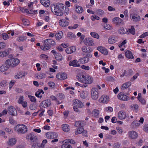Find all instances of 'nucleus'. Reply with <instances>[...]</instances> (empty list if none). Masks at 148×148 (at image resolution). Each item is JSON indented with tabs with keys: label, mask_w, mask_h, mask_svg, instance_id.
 <instances>
[{
	"label": "nucleus",
	"mask_w": 148,
	"mask_h": 148,
	"mask_svg": "<svg viewBox=\"0 0 148 148\" xmlns=\"http://www.w3.org/2000/svg\"><path fill=\"white\" fill-rule=\"evenodd\" d=\"M64 8V5L61 3H54L51 6V11L55 15L59 16H61L63 15V10Z\"/></svg>",
	"instance_id": "f257e3e1"
},
{
	"label": "nucleus",
	"mask_w": 148,
	"mask_h": 148,
	"mask_svg": "<svg viewBox=\"0 0 148 148\" xmlns=\"http://www.w3.org/2000/svg\"><path fill=\"white\" fill-rule=\"evenodd\" d=\"M27 138L31 141L32 148H40V143L37 141V138L36 136L30 134L27 136Z\"/></svg>",
	"instance_id": "f03ea898"
},
{
	"label": "nucleus",
	"mask_w": 148,
	"mask_h": 148,
	"mask_svg": "<svg viewBox=\"0 0 148 148\" xmlns=\"http://www.w3.org/2000/svg\"><path fill=\"white\" fill-rule=\"evenodd\" d=\"M20 62V60L17 58L14 57L7 60L5 64L9 67H14L17 66Z\"/></svg>",
	"instance_id": "7ed1b4c3"
},
{
	"label": "nucleus",
	"mask_w": 148,
	"mask_h": 148,
	"mask_svg": "<svg viewBox=\"0 0 148 148\" xmlns=\"http://www.w3.org/2000/svg\"><path fill=\"white\" fill-rule=\"evenodd\" d=\"M82 77L83 79L81 81L82 83L89 84H92L93 82V77L89 75H82Z\"/></svg>",
	"instance_id": "20e7f679"
},
{
	"label": "nucleus",
	"mask_w": 148,
	"mask_h": 148,
	"mask_svg": "<svg viewBox=\"0 0 148 148\" xmlns=\"http://www.w3.org/2000/svg\"><path fill=\"white\" fill-rule=\"evenodd\" d=\"M73 101L74 110L75 112H79V110L77 108H82L83 106L82 103L81 101L77 99L73 100Z\"/></svg>",
	"instance_id": "39448f33"
},
{
	"label": "nucleus",
	"mask_w": 148,
	"mask_h": 148,
	"mask_svg": "<svg viewBox=\"0 0 148 148\" xmlns=\"http://www.w3.org/2000/svg\"><path fill=\"white\" fill-rule=\"evenodd\" d=\"M16 131L20 133H24L27 131V126L23 124H19L15 127Z\"/></svg>",
	"instance_id": "423d86ee"
},
{
	"label": "nucleus",
	"mask_w": 148,
	"mask_h": 148,
	"mask_svg": "<svg viewBox=\"0 0 148 148\" xmlns=\"http://www.w3.org/2000/svg\"><path fill=\"white\" fill-rule=\"evenodd\" d=\"M91 97L93 100H97L99 96L98 89L95 88H92L91 91Z\"/></svg>",
	"instance_id": "0eeeda50"
},
{
	"label": "nucleus",
	"mask_w": 148,
	"mask_h": 148,
	"mask_svg": "<svg viewBox=\"0 0 148 148\" xmlns=\"http://www.w3.org/2000/svg\"><path fill=\"white\" fill-rule=\"evenodd\" d=\"M110 99V98L108 95H103L99 98V102L101 103L107 104L109 102Z\"/></svg>",
	"instance_id": "6e6552de"
},
{
	"label": "nucleus",
	"mask_w": 148,
	"mask_h": 148,
	"mask_svg": "<svg viewBox=\"0 0 148 148\" xmlns=\"http://www.w3.org/2000/svg\"><path fill=\"white\" fill-rule=\"evenodd\" d=\"M118 99L121 101H126L130 99V97L128 95H127L123 92L119 93L117 95Z\"/></svg>",
	"instance_id": "1a4fd4ad"
},
{
	"label": "nucleus",
	"mask_w": 148,
	"mask_h": 148,
	"mask_svg": "<svg viewBox=\"0 0 148 148\" xmlns=\"http://www.w3.org/2000/svg\"><path fill=\"white\" fill-rule=\"evenodd\" d=\"M45 135L46 137L49 139H53L58 137V135L57 133L51 132H47Z\"/></svg>",
	"instance_id": "9d476101"
},
{
	"label": "nucleus",
	"mask_w": 148,
	"mask_h": 148,
	"mask_svg": "<svg viewBox=\"0 0 148 148\" xmlns=\"http://www.w3.org/2000/svg\"><path fill=\"white\" fill-rule=\"evenodd\" d=\"M69 18L66 17L65 19H61L59 21V25L62 27H65L69 24Z\"/></svg>",
	"instance_id": "9b49d317"
},
{
	"label": "nucleus",
	"mask_w": 148,
	"mask_h": 148,
	"mask_svg": "<svg viewBox=\"0 0 148 148\" xmlns=\"http://www.w3.org/2000/svg\"><path fill=\"white\" fill-rule=\"evenodd\" d=\"M51 104V101L49 100H46L42 101L40 103V108H45L49 106Z\"/></svg>",
	"instance_id": "f8f14e48"
},
{
	"label": "nucleus",
	"mask_w": 148,
	"mask_h": 148,
	"mask_svg": "<svg viewBox=\"0 0 148 148\" xmlns=\"http://www.w3.org/2000/svg\"><path fill=\"white\" fill-rule=\"evenodd\" d=\"M127 114L125 111L123 110L120 111L118 114V118L120 120H123L127 117Z\"/></svg>",
	"instance_id": "ddd939ff"
},
{
	"label": "nucleus",
	"mask_w": 148,
	"mask_h": 148,
	"mask_svg": "<svg viewBox=\"0 0 148 148\" xmlns=\"http://www.w3.org/2000/svg\"><path fill=\"white\" fill-rule=\"evenodd\" d=\"M83 42L86 45L92 46L94 45L93 40L90 37L85 38Z\"/></svg>",
	"instance_id": "4468645a"
},
{
	"label": "nucleus",
	"mask_w": 148,
	"mask_h": 148,
	"mask_svg": "<svg viewBox=\"0 0 148 148\" xmlns=\"http://www.w3.org/2000/svg\"><path fill=\"white\" fill-rule=\"evenodd\" d=\"M118 37L116 36L113 35L110 36L108 39V42L110 44H113L117 41Z\"/></svg>",
	"instance_id": "2eb2a0df"
},
{
	"label": "nucleus",
	"mask_w": 148,
	"mask_h": 148,
	"mask_svg": "<svg viewBox=\"0 0 148 148\" xmlns=\"http://www.w3.org/2000/svg\"><path fill=\"white\" fill-rule=\"evenodd\" d=\"M67 75L65 73H59L56 75V78L58 79L62 80L66 79L67 78Z\"/></svg>",
	"instance_id": "dca6fc26"
},
{
	"label": "nucleus",
	"mask_w": 148,
	"mask_h": 148,
	"mask_svg": "<svg viewBox=\"0 0 148 148\" xmlns=\"http://www.w3.org/2000/svg\"><path fill=\"white\" fill-rule=\"evenodd\" d=\"M128 134L129 138L131 139H134L138 137V133L134 131H130L128 132Z\"/></svg>",
	"instance_id": "f3484780"
},
{
	"label": "nucleus",
	"mask_w": 148,
	"mask_h": 148,
	"mask_svg": "<svg viewBox=\"0 0 148 148\" xmlns=\"http://www.w3.org/2000/svg\"><path fill=\"white\" fill-rule=\"evenodd\" d=\"M97 49L105 55H107L108 54L107 50L104 47L99 46L97 47Z\"/></svg>",
	"instance_id": "a211bd4d"
},
{
	"label": "nucleus",
	"mask_w": 148,
	"mask_h": 148,
	"mask_svg": "<svg viewBox=\"0 0 148 148\" xmlns=\"http://www.w3.org/2000/svg\"><path fill=\"white\" fill-rule=\"evenodd\" d=\"M8 113L10 114L13 116L16 115L17 114V111L15 108L12 106L9 107L8 108Z\"/></svg>",
	"instance_id": "6ab92c4d"
},
{
	"label": "nucleus",
	"mask_w": 148,
	"mask_h": 148,
	"mask_svg": "<svg viewBox=\"0 0 148 148\" xmlns=\"http://www.w3.org/2000/svg\"><path fill=\"white\" fill-rule=\"evenodd\" d=\"M51 47V46H50V45L47 43L45 40L44 44L40 47L41 49L43 51L48 50L50 49Z\"/></svg>",
	"instance_id": "aec40b11"
},
{
	"label": "nucleus",
	"mask_w": 148,
	"mask_h": 148,
	"mask_svg": "<svg viewBox=\"0 0 148 148\" xmlns=\"http://www.w3.org/2000/svg\"><path fill=\"white\" fill-rule=\"evenodd\" d=\"M76 50V47L72 46L67 48L65 50V51L67 54H70L75 51Z\"/></svg>",
	"instance_id": "412c9836"
},
{
	"label": "nucleus",
	"mask_w": 148,
	"mask_h": 148,
	"mask_svg": "<svg viewBox=\"0 0 148 148\" xmlns=\"http://www.w3.org/2000/svg\"><path fill=\"white\" fill-rule=\"evenodd\" d=\"M69 65L73 67H79L80 66V65L78 63V61L76 60L70 61L69 63Z\"/></svg>",
	"instance_id": "4be33fe9"
},
{
	"label": "nucleus",
	"mask_w": 148,
	"mask_h": 148,
	"mask_svg": "<svg viewBox=\"0 0 148 148\" xmlns=\"http://www.w3.org/2000/svg\"><path fill=\"white\" fill-rule=\"evenodd\" d=\"M137 99L142 104L145 105L146 103V100L142 97V95L141 93H139L137 97Z\"/></svg>",
	"instance_id": "5701e85b"
},
{
	"label": "nucleus",
	"mask_w": 148,
	"mask_h": 148,
	"mask_svg": "<svg viewBox=\"0 0 148 148\" xmlns=\"http://www.w3.org/2000/svg\"><path fill=\"white\" fill-rule=\"evenodd\" d=\"M16 142V140L14 138L9 139L7 142L8 145L10 146L15 145Z\"/></svg>",
	"instance_id": "b1692460"
},
{
	"label": "nucleus",
	"mask_w": 148,
	"mask_h": 148,
	"mask_svg": "<svg viewBox=\"0 0 148 148\" xmlns=\"http://www.w3.org/2000/svg\"><path fill=\"white\" fill-rule=\"evenodd\" d=\"M89 61V58L84 57L79 59L78 61L81 64H84L88 63Z\"/></svg>",
	"instance_id": "393cba45"
},
{
	"label": "nucleus",
	"mask_w": 148,
	"mask_h": 148,
	"mask_svg": "<svg viewBox=\"0 0 148 148\" xmlns=\"http://www.w3.org/2000/svg\"><path fill=\"white\" fill-rule=\"evenodd\" d=\"M40 1L41 4L46 7H49L50 4L49 0H40Z\"/></svg>",
	"instance_id": "a878e982"
},
{
	"label": "nucleus",
	"mask_w": 148,
	"mask_h": 148,
	"mask_svg": "<svg viewBox=\"0 0 148 148\" xmlns=\"http://www.w3.org/2000/svg\"><path fill=\"white\" fill-rule=\"evenodd\" d=\"M113 22L116 25H118L123 22V20L119 17H115L112 20Z\"/></svg>",
	"instance_id": "bb28decb"
},
{
	"label": "nucleus",
	"mask_w": 148,
	"mask_h": 148,
	"mask_svg": "<svg viewBox=\"0 0 148 148\" xmlns=\"http://www.w3.org/2000/svg\"><path fill=\"white\" fill-rule=\"evenodd\" d=\"M26 73L25 72L22 71H20L15 76L16 78L20 79L24 77Z\"/></svg>",
	"instance_id": "cd10ccee"
},
{
	"label": "nucleus",
	"mask_w": 148,
	"mask_h": 148,
	"mask_svg": "<svg viewBox=\"0 0 148 148\" xmlns=\"http://www.w3.org/2000/svg\"><path fill=\"white\" fill-rule=\"evenodd\" d=\"M9 53V51L8 50H5L3 51H0V57L4 58L7 56Z\"/></svg>",
	"instance_id": "c85d7f7f"
},
{
	"label": "nucleus",
	"mask_w": 148,
	"mask_h": 148,
	"mask_svg": "<svg viewBox=\"0 0 148 148\" xmlns=\"http://www.w3.org/2000/svg\"><path fill=\"white\" fill-rule=\"evenodd\" d=\"M62 130L65 132H67L70 130V127L67 124H64L62 125Z\"/></svg>",
	"instance_id": "c756f323"
},
{
	"label": "nucleus",
	"mask_w": 148,
	"mask_h": 148,
	"mask_svg": "<svg viewBox=\"0 0 148 148\" xmlns=\"http://www.w3.org/2000/svg\"><path fill=\"white\" fill-rule=\"evenodd\" d=\"M126 57L128 59H132L134 57L132 53L130 51H127L125 53Z\"/></svg>",
	"instance_id": "7c9ffc66"
},
{
	"label": "nucleus",
	"mask_w": 148,
	"mask_h": 148,
	"mask_svg": "<svg viewBox=\"0 0 148 148\" xmlns=\"http://www.w3.org/2000/svg\"><path fill=\"white\" fill-rule=\"evenodd\" d=\"M131 85V83L130 82H126L123 84L121 86V89H124L127 88L130 86Z\"/></svg>",
	"instance_id": "2f4dec72"
},
{
	"label": "nucleus",
	"mask_w": 148,
	"mask_h": 148,
	"mask_svg": "<svg viewBox=\"0 0 148 148\" xmlns=\"http://www.w3.org/2000/svg\"><path fill=\"white\" fill-rule=\"evenodd\" d=\"M6 65L5 64L3 65L0 67V72H3L8 69V66Z\"/></svg>",
	"instance_id": "473e14b6"
},
{
	"label": "nucleus",
	"mask_w": 148,
	"mask_h": 148,
	"mask_svg": "<svg viewBox=\"0 0 148 148\" xmlns=\"http://www.w3.org/2000/svg\"><path fill=\"white\" fill-rule=\"evenodd\" d=\"M140 17L137 14H134L133 15L132 19L134 21L137 22L140 20Z\"/></svg>",
	"instance_id": "72a5a7b5"
},
{
	"label": "nucleus",
	"mask_w": 148,
	"mask_h": 148,
	"mask_svg": "<svg viewBox=\"0 0 148 148\" xmlns=\"http://www.w3.org/2000/svg\"><path fill=\"white\" fill-rule=\"evenodd\" d=\"M63 36V33L61 31L59 32L55 35V37L57 40H59L61 39Z\"/></svg>",
	"instance_id": "f704fd0d"
},
{
	"label": "nucleus",
	"mask_w": 148,
	"mask_h": 148,
	"mask_svg": "<svg viewBox=\"0 0 148 148\" xmlns=\"http://www.w3.org/2000/svg\"><path fill=\"white\" fill-rule=\"evenodd\" d=\"M88 95V92L86 91H83L80 94V97L82 99H85L87 97Z\"/></svg>",
	"instance_id": "c9c22d12"
},
{
	"label": "nucleus",
	"mask_w": 148,
	"mask_h": 148,
	"mask_svg": "<svg viewBox=\"0 0 148 148\" xmlns=\"http://www.w3.org/2000/svg\"><path fill=\"white\" fill-rule=\"evenodd\" d=\"M75 11L78 13H81L83 11V9L82 8L79 6H76L75 7Z\"/></svg>",
	"instance_id": "e433bc0d"
},
{
	"label": "nucleus",
	"mask_w": 148,
	"mask_h": 148,
	"mask_svg": "<svg viewBox=\"0 0 148 148\" xmlns=\"http://www.w3.org/2000/svg\"><path fill=\"white\" fill-rule=\"evenodd\" d=\"M44 93V92L42 90H39L36 93V96L38 97L41 98L42 97V95Z\"/></svg>",
	"instance_id": "4c0bfd02"
},
{
	"label": "nucleus",
	"mask_w": 148,
	"mask_h": 148,
	"mask_svg": "<svg viewBox=\"0 0 148 148\" xmlns=\"http://www.w3.org/2000/svg\"><path fill=\"white\" fill-rule=\"evenodd\" d=\"M99 114V111L97 109H94L92 112V115L95 117H98Z\"/></svg>",
	"instance_id": "58836bf2"
},
{
	"label": "nucleus",
	"mask_w": 148,
	"mask_h": 148,
	"mask_svg": "<svg viewBox=\"0 0 148 148\" xmlns=\"http://www.w3.org/2000/svg\"><path fill=\"white\" fill-rule=\"evenodd\" d=\"M118 33L121 34H125L126 32H128V31H126L125 29L123 27H120L118 30Z\"/></svg>",
	"instance_id": "ea45409f"
},
{
	"label": "nucleus",
	"mask_w": 148,
	"mask_h": 148,
	"mask_svg": "<svg viewBox=\"0 0 148 148\" xmlns=\"http://www.w3.org/2000/svg\"><path fill=\"white\" fill-rule=\"evenodd\" d=\"M46 42L48 43L50 46L51 45L52 46L55 45L56 43L55 41L52 40L50 39H48L45 40Z\"/></svg>",
	"instance_id": "a19ab883"
},
{
	"label": "nucleus",
	"mask_w": 148,
	"mask_h": 148,
	"mask_svg": "<svg viewBox=\"0 0 148 148\" xmlns=\"http://www.w3.org/2000/svg\"><path fill=\"white\" fill-rule=\"evenodd\" d=\"M63 143H65L66 144H69V143H70L72 144H75V141L72 139H66L63 141Z\"/></svg>",
	"instance_id": "79ce46f5"
},
{
	"label": "nucleus",
	"mask_w": 148,
	"mask_h": 148,
	"mask_svg": "<svg viewBox=\"0 0 148 148\" xmlns=\"http://www.w3.org/2000/svg\"><path fill=\"white\" fill-rule=\"evenodd\" d=\"M46 76V74L44 73H39L37 74L36 77L38 79H41L44 78Z\"/></svg>",
	"instance_id": "37998d69"
},
{
	"label": "nucleus",
	"mask_w": 148,
	"mask_h": 148,
	"mask_svg": "<svg viewBox=\"0 0 148 148\" xmlns=\"http://www.w3.org/2000/svg\"><path fill=\"white\" fill-rule=\"evenodd\" d=\"M140 123L138 121H134L131 124V126L133 127H135L139 126Z\"/></svg>",
	"instance_id": "c03bdc74"
},
{
	"label": "nucleus",
	"mask_w": 148,
	"mask_h": 148,
	"mask_svg": "<svg viewBox=\"0 0 148 148\" xmlns=\"http://www.w3.org/2000/svg\"><path fill=\"white\" fill-rule=\"evenodd\" d=\"M54 56L55 58L58 61H60L62 60V55L59 53H56Z\"/></svg>",
	"instance_id": "a18cd8bd"
},
{
	"label": "nucleus",
	"mask_w": 148,
	"mask_h": 148,
	"mask_svg": "<svg viewBox=\"0 0 148 148\" xmlns=\"http://www.w3.org/2000/svg\"><path fill=\"white\" fill-rule=\"evenodd\" d=\"M90 35L93 37L98 39L99 38V36L97 33L94 32H92L90 33Z\"/></svg>",
	"instance_id": "49530a36"
},
{
	"label": "nucleus",
	"mask_w": 148,
	"mask_h": 148,
	"mask_svg": "<svg viewBox=\"0 0 148 148\" xmlns=\"http://www.w3.org/2000/svg\"><path fill=\"white\" fill-rule=\"evenodd\" d=\"M76 36L75 35L73 34L72 32L68 33L67 34V37L70 39L75 38Z\"/></svg>",
	"instance_id": "de8ad7c7"
},
{
	"label": "nucleus",
	"mask_w": 148,
	"mask_h": 148,
	"mask_svg": "<svg viewBox=\"0 0 148 148\" xmlns=\"http://www.w3.org/2000/svg\"><path fill=\"white\" fill-rule=\"evenodd\" d=\"M90 19L92 21H94L95 20H98L99 19V17L96 15L94 14L90 16Z\"/></svg>",
	"instance_id": "09e8293b"
},
{
	"label": "nucleus",
	"mask_w": 148,
	"mask_h": 148,
	"mask_svg": "<svg viewBox=\"0 0 148 148\" xmlns=\"http://www.w3.org/2000/svg\"><path fill=\"white\" fill-rule=\"evenodd\" d=\"M63 144L61 146V148H72V147L69 144H66L65 143H63Z\"/></svg>",
	"instance_id": "8fccbe9b"
},
{
	"label": "nucleus",
	"mask_w": 148,
	"mask_h": 148,
	"mask_svg": "<svg viewBox=\"0 0 148 148\" xmlns=\"http://www.w3.org/2000/svg\"><path fill=\"white\" fill-rule=\"evenodd\" d=\"M83 130V127H79L75 131V134L76 135L81 134L82 133Z\"/></svg>",
	"instance_id": "3c124183"
},
{
	"label": "nucleus",
	"mask_w": 148,
	"mask_h": 148,
	"mask_svg": "<svg viewBox=\"0 0 148 148\" xmlns=\"http://www.w3.org/2000/svg\"><path fill=\"white\" fill-rule=\"evenodd\" d=\"M26 38L25 36H19L16 39V40L19 42L23 41L25 40Z\"/></svg>",
	"instance_id": "603ef678"
},
{
	"label": "nucleus",
	"mask_w": 148,
	"mask_h": 148,
	"mask_svg": "<svg viewBox=\"0 0 148 148\" xmlns=\"http://www.w3.org/2000/svg\"><path fill=\"white\" fill-rule=\"evenodd\" d=\"M104 111L107 112H111L113 111V109L111 107H106L104 109Z\"/></svg>",
	"instance_id": "864d4df0"
},
{
	"label": "nucleus",
	"mask_w": 148,
	"mask_h": 148,
	"mask_svg": "<svg viewBox=\"0 0 148 148\" xmlns=\"http://www.w3.org/2000/svg\"><path fill=\"white\" fill-rule=\"evenodd\" d=\"M40 58L42 59L47 60L48 58V56L44 54H41L40 56Z\"/></svg>",
	"instance_id": "5fc2aeb1"
},
{
	"label": "nucleus",
	"mask_w": 148,
	"mask_h": 148,
	"mask_svg": "<svg viewBox=\"0 0 148 148\" xmlns=\"http://www.w3.org/2000/svg\"><path fill=\"white\" fill-rule=\"evenodd\" d=\"M96 12L97 14L99 15H102L104 14L103 11V10L99 9H97L96 11Z\"/></svg>",
	"instance_id": "6e6d98bb"
},
{
	"label": "nucleus",
	"mask_w": 148,
	"mask_h": 148,
	"mask_svg": "<svg viewBox=\"0 0 148 148\" xmlns=\"http://www.w3.org/2000/svg\"><path fill=\"white\" fill-rule=\"evenodd\" d=\"M128 32L130 33L133 35H134L135 34V29L134 27L133 26H132L131 28L129 29Z\"/></svg>",
	"instance_id": "4d7b16f0"
},
{
	"label": "nucleus",
	"mask_w": 148,
	"mask_h": 148,
	"mask_svg": "<svg viewBox=\"0 0 148 148\" xmlns=\"http://www.w3.org/2000/svg\"><path fill=\"white\" fill-rule=\"evenodd\" d=\"M75 84L77 86H80L83 88H85L87 86V85L82 84H80L78 82H76Z\"/></svg>",
	"instance_id": "13d9d810"
},
{
	"label": "nucleus",
	"mask_w": 148,
	"mask_h": 148,
	"mask_svg": "<svg viewBox=\"0 0 148 148\" xmlns=\"http://www.w3.org/2000/svg\"><path fill=\"white\" fill-rule=\"evenodd\" d=\"M22 22L24 25L27 26L30 24L29 21L27 19H23L22 20Z\"/></svg>",
	"instance_id": "bf43d9fd"
},
{
	"label": "nucleus",
	"mask_w": 148,
	"mask_h": 148,
	"mask_svg": "<svg viewBox=\"0 0 148 148\" xmlns=\"http://www.w3.org/2000/svg\"><path fill=\"white\" fill-rule=\"evenodd\" d=\"M116 130H117L118 133L121 134H122L123 133V129L119 127H116Z\"/></svg>",
	"instance_id": "052dcab7"
},
{
	"label": "nucleus",
	"mask_w": 148,
	"mask_h": 148,
	"mask_svg": "<svg viewBox=\"0 0 148 148\" xmlns=\"http://www.w3.org/2000/svg\"><path fill=\"white\" fill-rule=\"evenodd\" d=\"M28 97L30 99L31 101L34 102H36V99L35 97L29 95L28 96Z\"/></svg>",
	"instance_id": "680f3d73"
},
{
	"label": "nucleus",
	"mask_w": 148,
	"mask_h": 148,
	"mask_svg": "<svg viewBox=\"0 0 148 148\" xmlns=\"http://www.w3.org/2000/svg\"><path fill=\"white\" fill-rule=\"evenodd\" d=\"M1 36L3 37V39L4 40L8 39L9 38V36L7 33H3L2 34Z\"/></svg>",
	"instance_id": "e2e57ef3"
},
{
	"label": "nucleus",
	"mask_w": 148,
	"mask_h": 148,
	"mask_svg": "<svg viewBox=\"0 0 148 148\" xmlns=\"http://www.w3.org/2000/svg\"><path fill=\"white\" fill-rule=\"evenodd\" d=\"M7 82L6 80H3L0 82V86L1 87H4L6 86Z\"/></svg>",
	"instance_id": "0e129e2a"
},
{
	"label": "nucleus",
	"mask_w": 148,
	"mask_h": 148,
	"mask_svg": "<svg viewBox=\"0 0 148 148\" xmlns=\"http://www.w3.org/2000/svg\"><path fill=\"white\" fill-rule=\"evenodd\" d=\"M126 43H127V40H125L123 42H122L121 43L119 44V45L118 46L120 48H121L123 45H125Z\"/></svg>",
	"instance_id": "69168bd1"
},
{
	"label": "nucleus",
	"mask_w": 148,
	"mask_h": 148,
	"mask_svg": "<svg viewBox=\"0 0 148 148\" xmlns=\"http://www.w3.org/2000/svg\"><path fill=\"white\" fill-rule=\"evenodd\" d=\"M75 125L77 127H80L82 126V123L80 121H76L75 123Z\"/></svg>",
	"instance_id": "338daca9"
},
{
	"label": "nucleus",
	"mask_w": 148,
	"mask_h": 148,
	"mask_svg": "<svg viewBox=\"0 0 148 148\" xmlns=\"http://www.w3.org/2000/svg\"><path fill=\"white\" fill-rule=\"evenodd\" d=\"M37 108V106L34 104H31L30 105L29 108L32 110H34Z\"/></svg>",
	"instance_id": "774afa93"
}]
</instances>
